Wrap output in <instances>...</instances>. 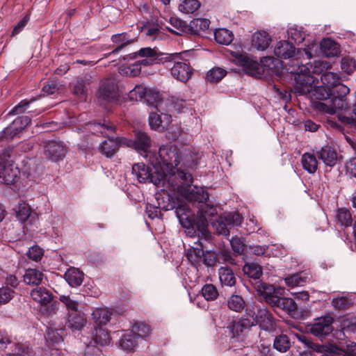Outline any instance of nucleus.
<instances>
[{
  "label": "nucleus",
  "mask_w": 356,
  "mask_h": 356,
  "mask_svg": "<svg viewBox=\"0 0 356 356\" xmlns=\"http://www.w3.org/2000/svg\"><path fill=\"white\" fill-rule=\"evenodd\" d=\"M19 175V168L10 156L6 153L0 155V180L6 184H12L17 181Z\"/></svg>",
  "instance_id": "0eeeda50"
},
{
  "label": "nucleus",
  "mask_w": 356,
  "mask_h": 356,
  "mask_svg": "<svg viewBox=\"0 0 356 356\" xmlns=\"http://www.w3.org/2000/svg\"><path fill=\"white\" fill-rule=\"evenodd\" d=\"M335 218L337 223L341 227H347L352 225L351 214L346 209H339Z\"/></svg>",
  "instance_id": "a19ab883"
},
{
  "label": "nucleus",
  "mask_w": 356,
  "mask_h": 356,
  "mask_svg": "<svg viewBox=\"0 0 356 356\" xmlns=\"http://www.w3.org/2000/svg\"><path fill=\"white\" fill-rule=\"evenodd\" d=\"M132 334L136 335V337L140 341L147 337L150 333L149 325L145 323H136L132 327Z\"/></svg>",
  "instance_id": "3c124183"
},
{
  "label": "nucleus",
  "mask_w": 356,
  "mask_h": 356,
  "mask_svg": "<svg viewBox=\"0 0 356 356\" xmlns=\"http://www.w3.org/2000/svg\"><path fill=\"white\" fill-rule=\"evenodd\" d=\"M341 70L346 74H350L356 70V64L350 58H343L341 60Z\"/></svg>",
  "instance_id": "0e129e2a"
},
{
  "label": "nucleus",
  "mask_w": 356,
  "mask_h": 356,
  "mask_svg": "<svg viewBox=\"0 0 356 356\" xmlns=\"http://www.w3.org/2000/svg\"><path fill=\"white\" fill-rule=\"evenodd\" d=\"M122 73L131 76L138 75L141 71V67L136 61L121 69Z\"/></svg>",
  "instance_id": "680f3d73"
},
{
  "label": "nucleus",
  "mask_w": 356,
  "mask_h": 356,
  "mask_svg": "<svg viewBox=\"0 0 356 356\" xmlns=\"http://www.w3.org/2000/svg\"><path fill=\"white\" fill-rule=\"evenodd\" d=\"M135 147L138 151H143L145 153L146 157H150L152 155L151 153L147 152L149 147H150L151 140L149 137L141 131H137L135 134Z\"/></svg>",
  "instance_id": "c756f323"
},
{
  "label": "nucleus",
  "mask_w": 356,
  "mask_h": 356,
  "mask_svg": "<svg viewBox=\"0 0 356 356\" xmlns=\"http://www.w3.org/2000/svg\"><path fill=\"white\" fill-rule=\"evenodd\" d=\"M227 305L231 310L240 312L244 309L245 302L241 296L232 295L228 300Z\"/></svg>",
  "instance_id": "8fccbe9b"
},
{
  "label": "nucleus",
  "mask_w": 356,
  "mask_h": 356,
  "mask_svg": "<svg viewBox=\"0 0 356 356\" xmlns=\"http://www.w3.org/2000/svg\"><path fill=\"white\" fill-rule=\"evenodd\" d=\"M30 122L31 119L28 116H21L16 118L10 125L0 132V140L13 138L26 127Z\"/></svg>",
  "instance_id": "ddd939ff"
},
{
  "label": "nucleus",
  "mask_w": 356,
  "mask_h": 356,
  "mask_svg": "<svg viewBox=\"0 0 356 356\" xmlns=\"http://www.w3.org/2000/svg\"><path fill=\"white\" fill-rule=\"evenodd\" d=\"M97 96L99 99L106 102L117 100L119 97V91L116 81L113 79L103 80L100 83Z\"/></svg>",
  "instance_id": "f8f14e48"
},
{
  "label": "nucleus",
  "mask_w": 356,
  "mask_h": 356,
  "mask_svg": "<svg viewBox=\"0 0 356 356\" xmlns=\"http://www.w3.org/2000/svg\"><path fill=\"white\" fill-rule=\"evenodd\" d=\"M111 40L116 45V47L112 51V54H115L120 51L125 46L131 43L134 41V39L130 37L129 33H121L113 35L111 37Z\"/></svg>",
  "instance_id": "f704fd0d"
},
{
  "label": "nucleus",
  "mask_w": 356,
  "mask_h": 356,
  "mask_svg": "<svg viewBox=\"0 0 356 356\" xmlns=\"http://www.w3.org/2000/svg\"><path fill=\"white\" fill-rule=\"evenodd\" d=\"M71 88L74 95L84 97L86 94L87 88L84 80L81 77L76 78L71 83Z\"/></svg>",
  "instance_id": "49530a36"
},
{
  "label": "nucleus",
  "mask_w": 356,
  "mask_h": 356,
  "mask_svg": "<svg viewBox=\"0 0 356 356\" xmlns=\"http://www.w3.org/2000/svg\"><path fill=\"white\" fill-rule=\"evenodd\" d=\"M170 107L172 111L177 113H181L185 108V101L183 99H179L177 97H172L170 99Z\"/></svg>",
  "instance_id": "338daca9"
},
{
  "label": "nucleus",
  "mask_w": 356,
  "mask_h": 356,
  "mask_svg": "<svg viewBox=\"0 0 356 356\" xmlns=\"http://www.w3.org/2000/svg\"><path fill=\"white\" fill-rule=\"evenodd\" d=\"M176 216L181 226L185 229V232L188 237L193 238L195 236L196 231L190 218L192 216L189 204H184L178 202L176 208Z\"/></svg>",
  "instance_id": "9d476101"
},
{
  "label": "nucleus",
  "mask_w": 356,
  "mask_h": 356,
  "mask_svg": "<svg viewBox=\"0 0 356 356\" xmlns=\"http://www.w3.org/2000/svg\"><path fill=\"white\" fill-rule=\"evenodd\" d=\"M202 294L207 300H213L218 296L216 286L211 284H207L202 288Z\"/></svg>",
  "instance_id": "13d9d810"
},
{
  "label": "nucleus",
  "mask_w": 356,
  "mask_h": 356,
  "mask_svg": "<svg viewBox=\"0 0 356 356\" xmlns=\"http://www.w3.org/2000/svg\"><path fill=\"white\" fill-rule=\"evenodd\" d=\"M138 55L141 57V59L136 62L140 64V67L158 63L161 60L160 58L161 55L156 49L150 47L140 49L138 51Z\"/></svg>",
  "instance_id": "f3484780"
},
{
  "label": "nucleus",
  "mask_w": 356,
  "mask_h": 356,
  "mask_svg": "<svg viewBox=\"0 0 356 356\" xmlns=\"http://www.w3.org/2000/svg\"><path fill=\"white\" fill-rule=\"evenodd\" d=\"M43 253V250L38 245H33L29 249L26 254L29 259L38 261L41 259Z\"/></svg>",
  "instance_id": "69168bd1"
},
{
  "label": "nucleus",
  "mask_w": 356,
  "mask_h": 356,
  "mask_svg": "<svg viewBox=\"0 0 356 356\" xmlns=\"http://www.w3.org/2000/svg\"><path fill=\"white\" fill-rule=\"evenodd\" d=\"M210 21L204 18L195 19L191 22L190 28L194 29L195 31H204L209 28Z\"/></svg>",
  "instance_id": "052dcab7"
},
{
  "label": "nucleus",
  "mask_w": 356,
  "mask_h": 356,
  "mask_svg": "<svg viewBox=\"0 0 356 356\" xmlns=\"http://www.w3.org/2000/svg\"><path fill=\"white\" fill-rule=\"evenodd\" d=\"M291 347V341L285 334L277 336L273 341V348L280 353L286 352Z\"/></svg>",
  "instance_id": "37998d69"
},
{
  "label": "nucleus",
  "mask_w": 356,
  "mask_h": 356,
  "mask_svg": "<svg viewBox=\"0 0 356 356\" xmlns=\"http://www.w3.org/2000/svg\"><path fill=\"white\" fill-rule=\"evenodd\" d=\"M227 74V72L219 67L211 69L207 74V78L210 82L220 81Z\"/></svg>",
  "instance_id": "6e6d98bb"
},
{
  "label": "nucleus",
  "mask_w": 356,
  "mask_h": 356,
  "mask_svg": "<svg viewBox=\"0 0 356 356\" xmlns=\"http://www.w3.org/2000/svg\"><path fill=\"white\" fill-rule=\"evenodd\" d=\"M192 73V68L186 61H176L171 68L172 76L182 82L188 81Z\"/></svg>",
  "instance_id": "6ab92c4d"
},
{
  "label": "nucleus",
  "mask_w": 356,
  "mask_h": 356,
  "mask_svg": "<svg viewBox=\"0 0 356 356\" xmlns=\"http://www.w3.org/2000/svg\"><path fill=\"white\" fill-rule=\"evenodd\" d=\"M333 318L330 316L318 318L312 325L310 331L315 336L321 337L332 331Z\"/></svg>",
  "instance_id": "2eb2a0df"
},
{
  "label": "nucleus",
  "mask_w": 356,
  "mask_h": 356,
  "mask_svg": "<svg viewBox=\"0 0 356 356\" xmlns=\"http://www.w3.org/2000/svg\"><path fill=\"white\" fill-rule=\"evenodd\" d=\"M275 300V304L272 305L273 308L282 309L290 315L296 312L297 305L292 298L277 297Z\"/></svg>",
  "instance_id": "7c9ffc66"
},
{
  "label": "nucleus",
  "mask_w": 356,
  "mask_h": 356,
  "mask_svg": "<svg viewBox=\"0 0 356 356\" xmlns=\"http://www.w3.org/2000/svg\"><path fill=\"white\" fill-rule=\"evenodd\" d=\"M171 115L162 114L159 115L155 113H151L149 116V123L151 129L160 131L165 129L167 124L172 122Z\"/></svg>",
  "instance_id": "a878e982"
},
{
  "label": "nucleus",
  "mask_w": 356,
  "mask_h": 356,
  "mask_svg": "<svg viewBox=\"0 0 356 356\" xmlns=\"http://www.w3.org/2000/svg\"><path fill=\"white\" fill-rule=\"evenodd\" d=\"M64 278L70 286L76 287L82 284L84 274L78 268L71 267L65 273Z\"/></svg>",
  "instance_id": "c85d7f7f"
},
{
  "label": "nucleus",
  "mask_w": 356,
  "mask_h": 356,
  "mask_svg": "<svg viewBox=\"0 0 356 356\" xmlns=\"http://www.w3.org/2000/svg\"><path fill=\"white\" fill-rule=\"evenodd\" d=\"M287 34L289 38L293 40L296 43L300 44L305 39L306 33L302 27L293 26L288 29Z\"/></svg>",
  "instance_id": "79ce46f5"
},
{
  "label": "nucleus",
  "mask_w": 356,
  "mask_h": 356,
  "mask_svg": "<svg viewBox=\"0 0 356 356\" xmlns=\"http://www.w3.org/2000/svg\"><path fill=\"white\" fill-rule=\"evenodd\" d=\"M175 195L178 202H183L184 204H189L191 207V204H197L200 220L202 223L198 226V229L206 239H209L211 234L207 229V218L214 216L217 213V210L215 207L207 203L209 194L206 190L197 186L191 188V185L190 187H182Z\"/></svg>",
  "instance_id": "f03ea898"
},
{
  "label": "nucleus",
  "mask_w": 356,
  "mask_h": 356,
  "mask_svg": "<svg viewBox=\"0 0 356 356\" xmlns=\"http://www.w3.org/2000/svg\"><path fill=\"white\" fill-rule=\"evenodd\" d=\"M318 45L312 42L306 48L298 49L296 53L295 47L288 41L282 40L277 43L274 48L275 55L280 58H291L295 56V58L292 59L291 61L296 62V65L300 63L301 60H309L314 53H316Z\"/></svg>",
  "instance_id": "20e7f679"
},
{
  "label": "nucleus",
  "mask_w": 356,
  "mask_h": 356,
  "mask_svg": "<svg viewBox=\"0 0 356 356\" xmlns=\"http://www.w3.org/2000/svg\"><path fill=\"white\" fill-rule=\"evenodd\" d=\"M318 83V80L316 78L315 81V84L314 89H312V92H310L308 95V98L312 100L316 99L318 100L314 103V106L316 107V104L318 102H326L327 101L332 99L330 88H327L323 84L322 86H317Z\"/></svg>",
  "instance_id": "412c9836"
},
{
  "label": "nucleus",
  "mask_w": 356,
  "mask_h": 356,
  "mask_svg": "<svg viewBox=\"0 0 356 356\" xmlns=\"http://www.w3.org/2000/svg\"><path fill=\"white\" fill-rule=\"evenodd\" d=\"M242 221L243 217L238 212H228L222 214L211 225L218 234L227 236L229 234L227 226H238Z\"/></svg>",
  "instance_id": "6e6552de"
},
{
  "label": "nucleus",
  "mask_w": 356,
  "mask_h": 356,
  "mask_svg": "<svg viewBox=\"0 0 356 356\" xmlns=\"http://www.w3.org/2000/svg\"><path fill=\"white\" fill-rule=\"evenodd\" d=\"M139 340L136 337L134 334L124 335L120 340V345L122 348L128 351H134L136 347Z\"/></svg>",
  "instance_id": "a18cd8bd"
},
{
  "label": "nucleus",
  "mask_w": 356,
  "mask_h": 356,
  "mask_svg": "<svg viewBox=\"0 0 356 356\" xmlns=\"http://www.w3.org/2000/svg\"><path fill=\"white\" fill-rule=\"evenodd\" d=\"M234 61L248 72H253L258 69V63L243 52H233Z\"/></svg>",
  "instance_id": "aec40b11"
},
{
  "label": "nucleus",
  "mask_w": 356,
  "mask_h": 356,
  "mask_svg": "<svg viewBox=\"0 0 356 356\" xmlns=\"http://www.w3.org/2000/svg\"><path fill=\"white\" fill-rule=\"evenodd\" d=\"M86 323L85 318L77 314H72L68 317L67 326L73 330H81Z\"/></svg>",
  "instance_id": "603ef678"
},
{
  "label": "nucleus",
  "mask_w": 356,
  "mask_h": 356,
  "mask_svg": "<svg viewBox=\"0 0 356 356\" xmlns=\"http://www.w3.org/2000/svg\"><path fill=\"white\" fill-rule=\"evenodd\" d=\"M147 92V89L142 86H136L134 88H133L129 92V98L131 100L138 101L142 100L143 99H146V95Z\"/></svg>",
  "instance_id": "5fc2aeb1"
},
{
  "label": "nucleus",
  "mask_w": 356,
  "mask_h": 356,
  "mask_svg": "<svg viewBox=\"0 0 356 356\" xmlns=\"http://www.w3.org/2000/svg\"><path fill=\"white\" fill-rule=\"evenodd\" d=\"M214 38L218 43L227 45L233 40L234 35L227 29H218L214 32Z\"/></svg>",
  "instance_id": "58836bf2"
},
{
  "label": "nucleus",
  "mask_w": 356,
  "mask_h": 356,
  "mask_svg": "<svg viewBox=\"0 0 356 356\" xmlns=\"http://www.w3.org/2000/svg\"><path fill=\"white\" fill-rule=\"evenodd\" d=\"M254 287L257 294L262 296L267 303L271 306L273 304H275V299L278 296L276 295L275 287L273 285L256 281Z\"/></svg>",
  "instance_id": "a211bd4d"
},
{
  "label": "nucleus",
  "mask_w": 356,
  "mask_h": 356,
  "mask_svg": "<svg viewBox=\"0 0 356 356\" xmlns=\"http://www.w3.org/2000/svg\"><path fill=\"white\" fill-rule=\"evenodd\" d=\"M271 39L266 31H257L252 35V45L259 51L266 49Z\"/></svg>",
  "instance_id": "bb28decb"
},
{
  "label": "nucleus",
  "mask_w": 356,
  "mask_h": 356,
  "mask_svg": "<svg viewBox=\"0 0 356 356\" xmlns=\"http://www.w3.org/2000/svg\"><path fill=\"white\" fill-rule=\"evenodd\" d=\"M149 161L153 166L154 172H152V169H149V167L141 163L133 165V174L140 183L151 182L156 186H163L166 190L169 191L167 178L165 177V175L161 173L159 168H156V165L151 156L149 157Z\"/></svg>",
  "instance_id": "39448f33"
},
{
  "label": "nucleus",
  "mask_w": 356,
  "mask_h": 356,
  "mask_svg": "<svg viewBox=\"0 0 356 356\" xmlns=\"http://www.w3.org/2000/svg\"><path fill=\"white\" fill-rule=\"evenodd\" d=\"M23 277L26 284L38 286L44 278V274L36 268H29L25 271Z\"/></svg>",
  "instance_id": "473e14b6"
},
{
  "label": "nucleus",
  "mask_w": 356,
  "mask_h": 356,
  "mask_svg": "<svg viewBox=\"0 0 356 356\" xmlns=\"http://www.w3.org/2000/svg\"><path fill=\"white\" fill-rule=\"evenodd\" d=\"M315 153L326 167H334L338 161V155L334 147L325 145L320 149H316Z\"/></svg>",
  "instance_id": "dca6fc26"
},
{
  "label": "nucleus",
  "mask_w": 356,
  "mask_h": 356,
  "mask_svg": "<svg viewBox=\"0 0 356 356\" xmlns=\"http://www.w3.org/2000/svg\"><path fill=\"white\" fill-rule=\"evenodd\" d=\"M312 68V73L322 74L321 80L322 84L327 88H330V90L334 87L339 80V76L337 74L331 72H325L331 68V64L326 60H315Z\"/></svg>",
  "instance_id": "1a4fd4ad"
},
{
  "label": "nucleus",
  "mask_w": 356,
  "mask_h": 356,
  "mask_svg": "<svg viewBox=\"0 0 356 356\" xmlns=\"http://www.w3.org/2000/svg\"><path fill=\"white\" fill-rule=\"evenodd\" d=\"M349 92V88L342 84L340 80L338 81L336 86L330 90L332 99L326 102H318L316 104V108L321 112L334 114L339 111H342L346 108L347 104L344 97Z\"/></svg>",
  "instance_id": "423d86ee"
},
{
  "label": "nucleus",
  "mask_w": 356,
  "mask_h": 356,
  "mask_svg": "<svg viewBox=\"0 0 356 356\" xmlns=\"http://www.w3.org/2000/svg\"><path fill=\"white\" fill-rule=\"evenodd\" d=\"M346 356H356V343L348 341L341 348Z\"/></svg>",
  "instance_id": "774afa93"
},
{
  "label": "nucleus",
  "mask_w": 356,
  "mask_h": 356,
  "mask_svg": "<svg viewBox=\"0 0 356 356\" xmlns=\"http://www.w3.org/2000/svg\"><path fill=\"white\" fill-rule=\"evenodd\" d=\"M200 7L198 0H184L179 6V10L184 13L191 14L195 12Z\"/></svg>",
  "instance_id": "09e8293b"
},
{
  "label": "nucleus",
  "mask_w": 356,
  "mask_h": 356,
  "mask_svg": "<svg viewBox=\"0 0 356 356\" xmlns=\"http://www.w3.org/2000/svg\"><path fill=\"white\" fill-rule=\"evenodd\" d=\"M245 274L254 280H257L262 275L261 267L256 263H248L243 268Z\"/></svg>",
  "instance_id": "de8ad7c7"
},
{
  "label": "nucleus",
  "mask_w": 356,
  "mask_h": 356,
  "mask_svg": "<svg viewBox=\"0 0 356 356\" xmlns=\"http://www.w3.org/2000/svg\"><path fill=\"white\" fill-rule=\"evenodd\" d=\"M220 282L226 286H232L236 283V277L232 269L228 267H221L218 270Z\"/></svg>",
  "instance_id": "4c0bfd02"
},
{
  "label": "nucleus",
  "mask_w": 356,
  "mask_h": 356,
  "mask_svg": "<svg viewBox=\"0 0 356 356\" xmlns=\"http://www.w3.org/2000/svg\"><path fill=\"white\" fill-rule=\"evenodd\" d=\"M314 42L318 45V48L313 56L316 55L319 48L327 57L336 56L339 53V44L331 39H324L320 44H318L316 42Z\"/></svg>",
  "instance_id": "b1692460"
},
{
  "label": "nucleus",
  "mask_w": 356,
  "mask_h": 356,
  "mask_svg": "<svg viewBox=\"0 0 356 356\" xmlns=\"http://www.w3.org/2000/svg\"><path fill=\"white\" fill-rule=\"evenodd\" d=\"M254 318L255 325H259V327L264 331L273 332L277 328L278 321L264 307L259 308Z\"/></svg>",
  "instance_id": "9b49d317"
},
{
  "label": "nucleus",
  "mask_w": 356,
  "mask_h": 356,
  "mask_svg": "<svg viewBox=\"0 0 356 356\" xmlns=\"http://www.w3.org/2000/svg\"><path fill=\"white\" fill-rule=\"evenodd\" d=\"M165 129H167L166 136L169 139L171 140H177L180 136L182 132V130L179 125H170L169 122L167 124V127H165Z\"/></svg>",
  "instance_id": "e2e57ef3"
},
{
  "label": "nucleus",
  "mask_w": 356,
  "mask_h": 356,
  "mask_svg": "<svg viewBox=\"0 0 356 356\" xmlns=\"http://www.w3.org/2000/svg\"><path fill=\"white\" fill-rule=\"evenodd\" d=\"M253 325H255V319L253 316L250 318L243 317L234 321L231 325L230 330L233 337H238Z\"/></svg>",
  "instance_id": "5701e85b"
},
{
  "label": "nucleus",
  "mask_w": 356,
  "mask_h": 356,
  "mask_svg": "<svg viewBox=\"0 0 356 356\" xmlns=\"http://www.w3.org/2000/svg\"><path fill=\"white\" fill-rule=\"evenodd\" d=\"M169 23L172 27H168V29L177 35H181L184 33L187 32L189 30L188 24L179 19L177 17H170L169 19Z\"/></svg>",
  "instance_id": "e433bc0d"
},
{
  "label": "nucleus",
  "mask_w": 356,
  "mask_h": 356,
  "mask_svg": "<svg viewBox=\"0 0 356 356\" xmlns=\"http://www.w3.org/2000/svg\"><path fill=\"white\" fill-rule=\"evenodd\" d=\"M110 343V339L108 337V334L104 330L99 329L96 331L95 336L93 339V341H91L90 343L87 346L86 353H90L92 351L97 353L99 351L98 348H95V346H104L108 345Z\"/></svg>",
  "instance_id": "4be33fe9"
},
{
  "label": "nucleus",
  "mask_w": 356,
  "mask_h": 356,
  "mask_svg": "<svg viewBox=\"0 0 356 356\" xmlns=\"http://www.w3.org/2000/svg\"><path fill=\"white\" fill-rule=\"evenodd\" d=\"M150 156L156 168L165 175L169 191L173 195L182 187H190L192 184L193 179L190 169L195 163L188 149H179L176 145L167 144L159 147L158 157Z\"/></svg>",
  "instance_id": "f257e3e1"
},
{
  "label": "nucleus",
  "mask_w": 356,
  "mask_h": 356,
  "mask_svg": "<svg viewBox=\"0 0 356 356\" xmlns=\"http://www.w3.org/2000/svg\"><path fill=\"white\" fill-rule=\"evenodd\" d=\"M308 278L307 274L300 272L287 277L284 279L285 284L290 287L304 285Z\"/></svg>",
  "instance_id": "ea45409f"
},
{
  "label": "nucleus",
  "mask_w": 356,
  "mask_h": 356,
  "mask_svg": "<svg viewBox=\"0 0 356 356\" xmlns=\"http://www.w3.org/2000/svg\"><path fill=\"white\" fill-rule=\"evenodd\" d=\"M35 101V98H32L30 100H22L17 105L13 107L8 113L9 115H15L17 114L23 113L29 108V104Z\"/></svg>",
  "instance_id": "bf43d9fd"
},
{
  "label": "nucleus",
  "mask_w": 356,
  "mask_h": 356,
  "mask_svg": "<svg viewBox=\"0 0 356 356\" xmlns=\"http://www.w3.org/2000/svg\"><path fill=\"white\" fill-rule=\"evenodd\" d=\"M31 298L42 305L49 303L52 299L51 293L46 289L39 287L33 289L31 291Z\"/></svg>",
  "instance_id": "2f4dec72"
},
{
  "label": "nucleus",
  "mask_w": 356,
  "mask_h": 356,
  "mask_svg": "<svg viewBox=\"0 0 356 356\" xmlns=\"http://www.w3.org/2000/svg\"><path fill=\"white\" fill-rule=\"evenodd\" d=\"M353 300L348 295L337 296L332 298V305L334 309H346L353 304Z\"/></svg>",
  "instance_id": "c03bdc74"
},
{
  "label": "nucleus",
  "mask_w": 356,
  "mask_h": 356,
  "mask_svg": "<svg viewBox=\"0 0 356 356\" xmlns=\"http://www.w3.org/2000/svg\"><path fill=\"white\" fill-rule=\"evenodd\" d=\"M59 300L62 302L69 310L76 312L79 307V300L73 296L62 295L59 297Z\"/></svg>",
  "instance_id": "4d7b16f0"
},
{
  "label": "nucleus",
  "mask_w": 356,
  "mask_h": 356,
  "mask_svg": "<svg viewBox=\"0 0 356 356\" xmlns=\"http://www.w3.org/2000/svg\"><path fill=\"white\" fill-rule=\"evenodd\" d=\"M44 149L45 155L54 161L62 160L66 154L65 146L60 141H48L45 144Z\"/></svg>",
  "instance_id": "4468645a"
},
{
  "label": "nucleus",
  "mask_w": 356,
  "mask_h": 356,
  "mask_svg": "<svg viewBox=\"0 0 356 356\" xmlns=\"http://www.w3.org/2000/svg\"><path fill=\"white\" fill-rule=\"evenodd\" d=\"M16 216L21 222L26 221L30 216L31 209L30 206L25 203H19L17 207L15 209Z\"/></svg>",
  "instance_id": "864d4df0"
},
{
  "label": "nucleus",
  "mask_w": 356,
  "mask_h": 356,
  "mask_svg": "<svg viewBox=\"0 0 356 356\" xmlns=\"http://www.w3.org/2000/svg\"><path fill=\"white\" fill-rule=\"evenodd\" d=\"M315 151L316 149H314L313 153H304L300 160L303 169L310 174L315 173L318 169V162Z\"/></svg>",
  "instance_id": "cd10ccee"
},
{
  "label": "nucleus",
  "mask_w": 356,
  "mask_h": 356,
  "mask_svg": "<svg viewBox=\"0 0 356 356\" xmlns=\"http://www.w3.org/2000/svg\"><path fill=\"white\" fill-rule=\"evenodd\" d=\"M203 253L202 244L199 239L194 242V245H189V248L185 249V255L193 265L202 259Z\"/></svg>",
  "instance_id": "393cba45"
},
{
  "label": "nucleus",
  "mask_w": 356,
  "mask_h": 356,
  "mask_svg": "<svg viewBox=\"0 0 356 356\" xmlns=\"http://www.w3.org/2000/svg\"><path fill=\"white\" fill-rule=\"evenodd\" d=\"M314 65L307 60H301L300 63L296 66H290L287 70L291 74H294V92L298 95H306L312 92L314 89L315 81L316 79L312 75V68Z\"/></svg>",
  "instance_id": "7ed1b4c3"
},
{
  "label": "nucleus",
  "mask_w": 356,
  "mask_h": 356,
  "mask_svg": "<svg viewBox=\"0 0 356 356\" xmlns=\"http://www.w3.org/2000/svg\"><path fill=\"white\" fill-rule=\"evenodd\" d=\"M111 314L112 313L108 309L100 307L93 310L92 317L96 325L102 326L110 321Z\"/></svg>",
  "instance_id": "72a5a7b5"
},
{
  "label": "nucleus",
  "mask_w": 356,
  "mask_h": 356,
  "mask_svg": "<svg viewBox=\"0 0 356 356\" xmlns=\"http://www.w3.org/2000/svg\"><path fill=\"white\" fill-rule=\"evenodd\" d=\"M119 148L118 142L113 138L104 140L99 145V151L108 158H111Z\"/></svg>",
  "instance_id": "c9c22d12"
}]
</instances>
